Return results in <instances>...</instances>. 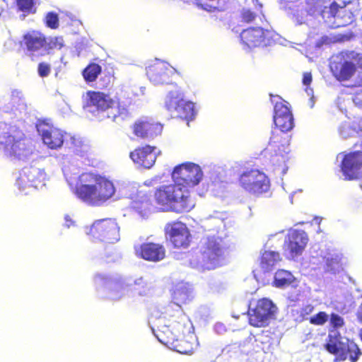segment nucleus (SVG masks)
Here are the masks:
<instances>
[{
  "label": "nucleus",
  "mask_w": 362,
  "mask_h": 362,
  "mask_svg": "<svg viewBox=\"0 0 362 362\" xmlns=\"http://www.w3.org/2000/svg\"><path fill=\"white\" fill-rule=\"evenodd\" d=\"M75 194L84 203L100 206L115 199L116 187L114 182L105 177L83 173L78 177Z\"/></svg>",
  "instance_id": "1"
},
{
  "label": "nucleus",
  "mask_w": 362,
  "mask_h": 362,
  "mask_svg": "<svg viewBox=\"0 0 362 362\" xmlns=\"http://www.w3.org/2000/svg\"><path fill=\"white\" fill-rule=\"evenodd\" d=\"M154 199L163 210L176 213L189 211L195 206L190 191L177 182L158 187L154 192Z\"/></svg>",
  "instance_id": "2"
},
{
  "label": "nucleus",
  "mask_w": 362,
  "mask_h": 362,
  "mask_svg": "<svg viewBox=\"0 0 362 362\" xmlns=\"http://www.w3.org/2000/svg\"><path fill=\"white\" fill-rule=\"evenodd\" d=\"M274 122L279 129L272 132L267 149L272 153V163L276 167L277 170H281L284 174L287 170L286 162L288 160V154L290 151L288 136L284 134V132L293 129L294 126L293 118V116L287 115L286 117H281L279 124L276 119H274Z\"/></svg>",
  "instance_id": "3"
},
{
  "label": "nucleus",
  "mask_w": 362,
  "mask_h": 362,
  "mask_svg": "<svg viewBox=\"0 0 362 362\" xmlns=\"http://www.w3.org/2000/svg\"><path fill=\"white\" fill-rule=\"evenodd\" d=\"M84 108L100 120L106 118L115 120L117 117L124 118L127 115L124 106L102 92L88 91L84 95Z\"/></svg>",
  "instance_id": "4"
},
{
  "label": "nucleus",
  "mask_w": 362,
  "mask_h": 362,
  "mask_svg": "<svg viewBox=\"0 0 362 362\" xmlns=\"http://www.w3.org/2000/svg\"><path fill=\"white\" fill-rule=\"evenodd\" d=\"M329 322L333 329L330 331L329 334V340L326 345L327 350L335 354L337 359L346 360L349 358L351 362L357 361L361 355L358 345L346 337H341L337 331L344 325L343 317L337 314L332 313L330 316Z\"/></svg>",
  "instance_id": "5"
},
{
  "label": "nucleus",
  "mask_w": 362,
  "mask_h": 362,
  "mask_svg": "<svg viewBox=\"0 0 362 362\" xmlns=\"http://www.w3.org/2000/svg\"><path fill=\"white\" fill-rule=\"evenodd\" d=\"M84 231L93 242L114 244L120 239L119 226L112 218L97 220L90 226L86 227Z\"/></svg>",
  "instance_id": "6"
},
{
  "label": "nucleus",
  "mask_w": 362,
  "mask_h": 362,
  "mask_svg": "<svg viewBox=\"0 0 362 362\" xmlns=\"http://www.w3.org/2000/svg\"><path fill=\"white\" fill-rule=\"evenodd\" d=\"M226 254V250L221 238L208 237L201 248L199 265L204 269H214L223 264Z\"/></svg>",
  "instance_id": "7"
},
{
  "label": "nucleus",
  "mask_w": 362,
  "mask_h": 362,
  "mask_svg": "<svg viewBox=\"0 0 362 362\" xmlns=\"http://www.w3.org/2000/svg\"><path fill=\"white\" fill-rule=\"evenodd\" d=\"M204 173L202 168L194 163L186 162L175 167L172 177L183 187L189 188L199 185L202 180Z\"/></svg>",
  "instance_id": "8"
},
{
  "label": "nucleus",
  "mask_w": 362,
  "mask_h": 362,
  "mask_svg": "<svg viewBox=\"0 0 362 362\" xmlns=\"http://www.w3.org/2000/svg\"><path fill=\"white\" fill-rule=\"evenodd\" d=\"M240 39L243 48H252L260 46H269L276 42L279 35L272 30H264L262 28H250L243 30Z\"/></svg>",
  "instance_id": "9"
},
{
  "label": "nucleus",
  "mask_w": 362,
  "mask_h": 362,
  "mask_svg": "<svg viewBox=\"0 0 362 362\" xmlns=\"http://www.w3.org/2000/svg\"><path fill=\"white\" fill-rule=\"evenodd\" d=\"M240 185L247 192L253 194H262L269 191L270 181L262 172L252 169L244 172L240 177Z\"/></svg>",
  "instance_id": "10"
},
{
  "label": "nucleus",
  "mask_w": 362,
  "mask_h": 362,
  "mask_svg": "<svg viewBox=\"0 0 362 362\" xmlns=\"http://www.w3.org/2000/svg\"><path fill=\"white\" fill-rule=\"evenodd\" d=\"M0 144L4 145L5 153L21 160L27 159L33 153L31 143L20 136L4 133L0 135Z\"/></svg>",
  "instance_id": "11"
},
{
  "label": "nucleus",
  "mask_w": 362,
  "mask_h": 362,
  "mask_svg": "<svg viewBox=\"0 0 362 362\" xmlns=\"http://www.w3.org/2000/svg\"><path fill=\"white\" fill-rule=\"evenodd\" d=\"M46 175L43 170L35 167H25L20 173L16 180L18 189L29 193L35 189H42L45 185Z\"/></svg>",
  "instance_id": "12"
},
{
  "label": "nucleus",
  "mask_w": 362,
  "mask_h": 362,
  "mask_svg": "<svg viewBox=\"0 0 362 362\" xmlns=\"http://www.w3.org/2000/svg\"><path fill=\"white\" fill-rule=\"evenodd\" d=\"M94 282L97 289L104 288L107 290L105 296L112 300H119L124 298L130 291L127 284L122 279L112 280L102 274H96Z\"/></svg>",
  "instance_id": "13"
},
{
  "label": "nucleus",
  "mask_w": 362,
  "mask_h": 362,
  "mask_svg": "<svg viewBox=\"0 0 362 362\" xmlns=\"http://www.w3.org/2000/svg\"><path fill=\"white\" fill-rule=\"evenodd\" d=\"M276 310V307L272 300L267 298L259 300L254 308L250 307L248 313L250 324L254 327L267 325L270 319L274 317Z\"/></svg>",
  "instance_id": "14"
},
{
  "label": "nucleus",
  "mask_w": 362,
  "mask_h": 362,
  "mask_svg": "<svg viewBox=\"0 0 362 362\" xmlns=\"http://www.w3.org/2000/svg\"><path fill=\"white\" fill-rule=\"evenodd\" d=\"M176 70L168 63L156 59L146 67V75L151 83L155 86L168 84Z\"/></svg>",
  "instance_id": "15"
},
{
  "label": "nucleus",
  "mask_w": 362,
  "mask_h": 362,
  "mask_svg": "<svg viewBox=\"0 0 362 362\" xmlns=\"http://www.w3.org/2000/svg\"><path fill=\"white\" fill-rule=\"evenodd\" d=\"M341 168L345 180L362 179V151H354L346 155L340 153Z\"/></svg>",
  "instance_id": "16"
},
{
  "label": "nucleus",
  "mask_w": 362,
  "mask_h": 362,
  "mask_svg": "<svg viewBox=\"0 0 362 362\" xmlns=\"http://www.w3.org/2000/svg\"><path fill=\"white\" fill-rule=\"evenodd\" d=\"M45 145L51 149H58L65 144L67 133L46 122L36 125Z\"/></svg>",
  "instance_id": "17"
},
{
  "label": "nucleus",
  "mask_w": 362,
  "mask_h": 362,
  "mask_svg": "<svg viewBox=\"0 0 362 362\" xmlns=\"http://www.w3.org/2000/svg\"><path fill=\"white\" fill-rule=\"evenodd\" d=\"M308 241L306 233L302 230H290L285 239V255L289 259L300 255Z\"/></svg>",
  "instance_id": "18"
},
{
  "label": "nucleus",
  "mask_w": 362,
  "mask_h": 362,
  "mask_svg": "<svg viewBox=\"0 0 362 362\" xmlns=\"http://www.w3.org/2000/svg\"><path fill=\"white\" fill-rule=\"evenodd\" d=\"M134 134L139 138H153L160 134L163 126L150 117H141L133 124Z\"/></svg>",
  "instance_id": "19"
},
{
  "label": "nucleus",
  "mask_w": 362,
  "mask_h": 362,
  "mask_svg": "<svg viewBox=\"0 0 362 362\" xmlns=\"http://www.w3.org/2000/svg\"><path fill=\"white\" fill-rule=\"evenodd\" d=\"M159 153L156 147L147 145L136 148L130 153L129 157L138 166L149 169L154 165Z\"/></svg>",
  "instance_id": "20"
},
{
  "label": "nucleus",
  "mask_w": 362,
  "mask_h": 362,
  "mask_svg": "<svg viewBox=\"0 0 362 362\" xmlns=\"http://www.w3.org/2000/svg\"><path fill=\"white\" fill-rule=\"evenodd\" d=\"M23 42L30 55L43 56L46 54V37L42 33L37 30L28 32L23 36Z\"/></svg>",
  "instance_id": "21"
},
{
  "label": "nucleus",
  "mask_w": 362,
  "mask_h": 362,
  "mask_svg": "<svg viewBox=\"0 0 362 362\" xmlns=\"http://www.w3.org/2000/svg\"><path fill=\"white\" fill-rule=\"evenodd\" d=\"M167 235L170 242L176 247H186L190 242L189 231L185 224L175 222L166 228Z\"/></svg>",
  "instance_id": "22"
},
{
  "label": "nucleus",
  "mask_w": 362,
  "mask_h": 362,
  "mask_svg": "<svg viewBox=\"0 0 362 362\" xmlns=\"http://www.w3.org/2000/svg\"><path fill=\"white\" fill-rule=\"evenodd\" d=\"M135 253L138 257L152 262H158L165 257L164 247L158 244L144 243L135 246Z\"/></svg>",
  "instance_id": "23"
},
{
  "label": "nucleus",
  "mask_w": 362,
  "mask_h": 362,
  "mask_svg": "<svg viewBox=\"0 0 362 362\" xmlns=\"http://www.w3.org/2000/svg\"><path fill=\"white\" fill-rule=\"evenodd\" d=\"M331 69L339 81H344L353 78V81L356 83L358 68L356 69L352 62L345 61L340 64H334L333 63L331 65Z\"/></svg>",
  "instance_id": "24"
},
{
  "label": "nucleus",
  "mask_w": 362,
  "mask_h": 362,
  "mask_svg": "<svg viewBox=\"0 0 362 362\" xmlns=\"http://www.w3.org/2000/svg\"><path fill=\"white\" fill-rule=\"evenodd\" d=\"M172 296L174 303L180 307V304L187 303L193 298V288L189 283L179 282L174 286Z\"/></svg>",
  "instance_id": "25"
},
{
  "label": "nucleus",
  "mask_w": 362,
  "mask_h": 362,
  "mask_svg": "<svg viewBox=\"0 0 362 362\" xmlns=\"http://www.w3.org/2000/svg\"><path fill=\"white\" fill-rule=\"evenodd\" d=\"M351 100L356 107L362 109V88H356L352 93L351 98H346L344 95L338 97L337 103V106L342 112L346 114L349 119L351 118V112H348L346 105L351 103Z\"/></svg>",
  "instance_id": "26"
},
{
  "label": "nucleus",
  "mask_w": 362,
  "mask_h": 362,
  "mask_svg": "<svg viewBox=\"0 0 362 362\" xmlns=\"http://www.w3.org/2000/svg\"><path fill=\"white\" fill-rule=\"evenodd\" d=\"M184 101V95L180 88L175 86L168 91L165 99V107L171 115L178 108Z\"/></svg>",
  "instance_id": "27"
},
{
  "label": "nucleus",
  "mask_w": 362,
  "mask_h": 362,
  "mask_svg": "<svg viewBox=\"0 0 362 362\" xmlns=\"http://www.w3.org/2000/svg\"><path fill=\"white\" fill-rule=\"evenodd\" d=\"M25 103L21 90L13 89L11 92V100L5 106L6 112L21 111L25 109Z\"/></svg>",
  "instance_id": "28"
},
{
  "label": "nucleus",
  "mask_w": 362,
  "mask_h": 362,
  "mask_svg": "<svg viewBox=\"0 0 362 362\" xmlns=\"http://www.w3.org/2000/svg\"><path fill=\"white\" fill-rule=\"evenodd\" d=\"M66 148L71 150L74 153L83 156L88 151V146L79 137L68 134L64 144Z\"/></svg>",
  "instance_id": "29"
},
{
  "label": "nucleus",
  "mask_w": 362,
  "mask_h": 362,
  "mask_svg": "<svg viewBox=\"0 0 362 362\" xmlns=\"http://www.w3.org/2000/svg\"><path fill=\"white\" fill-rule=\"evenodd\" d=\"M132 208L136 211L141 216H146L150 209L148 196L145 193L139 192L136 197H132Z\"/></svg>",
  "instance_id": "30"
},
{
  "label": "nucleus",
  "mask_w": 362,
  "mask_h": 362,
  "mask_svg": "<svg viewBox=\"0 0 362 362\" xmlns=\"http://www.w3.org/2000/svg\"><path fill=\"white\" fill-rule=\"evenodd\" d=\"M197 114L195 105L189 101H184L180 104L176 110L172 114L174 117H180L187 121L192 120Z\"/></svg>",
  "instance_id": "31"
},
{
  "label": "nucleus",
  "mask_w": 362,
  "mask_h": 362,
  "mask_svg": "<svg viewBox=\"0 0 362 362\" xmlns=\"http://www.w3.org/2000/svg\"><path fill=\"white\" fill-rule=\"evenodd\" d=\"M281 260L279 252L266 250L262 253L261 258V267L265 272L272 270Z\"/></svg>",
  "instance_id": "32"
},
{
  "label": "nucleus",
  "mask_w": 362,
  "mask_h": 362,
  "mask_svg": "<svg viewBox=\"0 0 362 362\" xmlns=\"http://www.w3.org/2000/svg\"><path fill=\"white\" fill-rule=\"evenodd\" d=\"M342 255L339 253H333L326 257V271L332 274L340 272L342 269Z\"/></svg>",
  "instance_id": "33"
},
{
  "label": "nucleus",
  "mask_w": 362,
  "mask_h": 362,
  "mask_svg": "<svg viewBox=\"0 0 362 362\" xmlns=\"http://www.w3.org/2000/svg\"><path fill=\"white\" fill-rule=\"evenodd\" d=\"M164 320L160 317L157 320V323L156 324L159 329H160L163 333L168 334L170 333L173 337L172 339L174 340H178L181 337L180 328L182 327L181 325L177 323H173L170 325H165L163 323Z\"/></svg>",
  "instance_id": "34"
},
{
  "label": "nucleus",
  "mask_w": 362,
  "mask_h": 362,
  "mask_svg": "<svg viewBox=\"0 0 362 362\" xmlns=\"http://www.w3.org/2000/svg\"><path fill=\"white\" fill-rule=\"evenodd\" d=\"M294 281L293 275L286 270H279L274 275V284L278 288H284Z\"/></svg>",
  "instance_id": "35"
},
{
  "label": "nucleus",
  "mask_w": 362,
  "mask_h": 362,
  "mask_svg": "<svg viewBox=\"0 0 362 362\" xmlns=\"http://www.w3.org/2000/svg\"><path fill=\"white\" fill-rule=\"evenodd\" d=\"M279 101L275 102L274 105V119H276L277 122L279 124L281 121V117H286V116H293L292 113L288 107V103L284 100H282L281 98L276 97Z\"/></svg>",
  "instance_id": "36"
},
{
  "label": "nucleus",
  "mask_w": 362,
  "mask_h": 362,
  "mask_svg": "<svg viewBox=\"0 0 362 362\" xmlns=\"http://www.w3.org/2000/svg\"><path fill=\"white\" fill-rule=\"evenodd\" d=\"M250 1L253 4L257 12L252 11L250 8L243 10L242 18L247 23L254 21L257 17L261 20L260 15L262 14L261 11L262 6L259 4L258 0H250Z\"/></svg>",
  "instance_id": "37"
},
{
  "label": "nucleus",
  "mask_w": 362,
  "mask_h": 362,
  "mask_svg": "<svg viewBox=\"0 0 362 362\" xmlns=\"http://www.w3.org/2000/svg\"><path fill=\"white\" fill-rule=\"evenodd\" d=\"M339 134L342 139H346L358 136V130L354 124L345 121L339 127Z\"/></svg>",
  "instance_id": "38"
},
{
  "label": "nucleus",
  "mask_w": 362,
  "mask_h": 362,
  "mask_svg": "<svg viewBox=\"0 0 362 362\" xmlns=\"http://www.w3.org/2000/svg\"><path fill=\"white\" fill-rule=\"evenodd\" d=\"M101 72V67L96 64L88 65L83 71V76L86 81H94Z\"/></svg>",
  "instance_id": "39"
},
{
  "label": "nucleus",
  "mask_w": 362,
  "mask_h": 362,
  "mask_svg": "<svg viewBox=\"0 0 362 362\" xmlns=\"http://www.w3.org/2000/svg\"><path fill=\"white\" fill-rule=\"evenodd\" d=\"M134 285L139 286V295L141 296H146L149 294L151 290L153 288V284L142 277L135 279Z\"/></svg>",
  "instance_id": "40"
},
{
  "label": "nucleus",
  "mask_w": 362,
  "mask_h": 362,
  "mask_svg": "<svg viewBox=\"0 0 362 362\" xmlns=\"http://www.w3.org/2000/svg\"><path fill=\"white\" fill-rule=\"evenodd\" d=\"M64 46V40L62 37H51L46 38V54L49 49H60Z\"/></svg>",
  "instance_id": "41"
},
{
  "label": "nucleus",
  "mask_w": 362,
  "mask_h": 362,
  "mask_svg": "<svg viewBox=\"0 0 362 362\" xmlns=\"http://www.w3.org/2000/svg\"><path fill=\"white\" fill-rule=\"evenodd\" d=\"M329 319L328 315L325 312H320L313 315L310 318V322L315 325H323Z\"/></svg>",
  "instance_id": "42"
},
{
  "label": "nucleus",
  "mask_w": 362,
  "mask_h": 362,
  "mask_svg": "<svg viewBox=\"0 0 362 362\" xmlns=\"http://www.w3.org/2000/svg\"><path fill=\"white\" fill-rule=\"evenodd\" d=\"M209 3L204 4V9L208 11L222 10L226 0H206Z\"/></svg>",
  "instance_id": "43"
},
{
  "label": "nucleus",
  "mask_w": 362,
  "mask_h": 362,
  "mask_svg": "<svg viewBox=\"0 0 362 362\" xmlns=\"http://www.w3.org/2000/svg\"><path fill=\"white\" fill-rule=\"evenodd\" d=\"M18 10L29 13L33 6V0H15Z\"/></svg>",
  "instance_id": "44"
},
{
  "label": "nucleus",
  "mask_w": 362,
  "mask_h": 362,
  "mask_svg": "<svg viewBox=\"0 0 362 362\" xmlns=\"http://www.w3.org/2000/svg\"><path fill=\"white\" fill-rule=\"evenodd\" d=\"M58 16L52 12L48 13L45 17V23L47 26L51 28H56L58 26Z\"/></svg>",
  "instance_id": "45"
},
{
  "label": "nucleus",
  "mask_w": 362,
  "mask_h": 362,
  "mask_svg": "<svg viewBox=\"0 0 362 362\" xmlns=\"http://www.w3.org/2000/svg\"><path fill=\"white\" fill-rule=\"evenodd\" d=\"M38 74L41 77L47 76L51 71L50 65L47 63H40L38 65Z\"/></svg>",
  "instance_id": "46"
},
{
  "label": "nucleus",
  "mask_w": 362,
  "mask_h": 362,
  "mask_svg": "<svg viewBox=\"0 0 362 362\" xmlns=\"http://www.w3.org/2000/svg\"><path fill=\"white\" fill-rule=\"evenodd\" d=\"M76 221L69 214L64 216V226L69 228L76 226Z\"/></svg>",
  "instance_id": "47"
},
{
  "label": "nucleus",
  "mask_w": 362,
  "mask_h": 362,
  "mask_svg": "<svg viewBox=\"0 0 362 362\" xmlns=\"http://www.w3.org/2000/svg\"><path fill=\"white\" fill-rule=\"evenodd\" d=\"M214 331L218 334H223L227 332L226 326L222 322H216L214 327Z\"/></svg>",
  "instance_id": "48"
},
{
  "label": "nucleus",
  "mask_w": 362,
  "mask_h": 362,
  "mask_svg": "<svg viewBox=\"0 0 362 362\" xmlns=\"http://www.w3.org/2000/svg\"><path fill=\"white\" fill-rule=\"evenodd\" d=\"M179 349H177V351L181 354H192L193 353V347L190 346L189 348H182V345H179Z\"/></svg>",
  "instance_id": "49"
},
{
  "label": "nucleus",
  "mask_w": 362,
  "mask_h": 362,
  "mask_svg": "<svg viewBox=\"0 0 362 362\" xmlns=\"http://www.w3.org/2000/svg\"><path fill=\"white\" fill-rule=\"evenodd\" d=\"M312 81V75L310 73H305L303 75V83L305 86H308Z\"/></svg>",
  "instance_id": "50"
},
{
  "label": "nucleus",
  "mask_w": 362,
  "mask_h": 362,
  "mask_svg": "<svg viewBox=\"0 0 362 362\" xmlns=\"http://www.w3.org/2000/svg\"><path fill=\"white\" fill-rule=\"evenodd\" d=\"M314 310V306L312 305H307L302 309V313L303 315H309L312 313Z\"/></svg>",
  "instance_id": "51"
},
{
  "label": "nucleus",
  "mask_w": 362,
  "mask_h": 362,
  "mask_svg": "<svg viewBox=\"0 0 362 362\" xmlns=\"http://www.w3.org/2000/svg\"><path fill=\"white\" fill-rule=\"evenodd\" d=\"M358 76L356 77V83L359 86L362 83V65L358 68Z\"/></svg>",
  "instance_id": "52"
},
{
  "label": "nucleus",
  "mask_w": 362,
  "mask_h": 362,
  "mask_svg": "<svg viewBox=\"0 0 362 362\" xmlns=\"http://www.w3.org/2000/svg\"><path fill=\"white\" fill-rule=\"evenodd\" d=\"M357 319L360 322L362 323V303L359 306L357 311Z\"/></svg>",
  "instance_id": "53"
},
{
  "label": "nucleus",
  "mask_w": 362,
  "mask_h": 362,
  "mask_svg": "<svg viewBox=\"0 0 362 362\" xmlns=\"http://www.w3.org/2000/svg\"><path fill=\"white\" fill-rule=\"evenodd\" d=\"M356 127L358 130V136H362V118L357 123Z\"/></svg>",
  "instance_id": "54"
},
{
  "label": "nucleus",
  "mask_w": 362,
  "mask_h": 362,
  "mask_svg": "<svg viewBox=\"0 0 362 362\" xmlns=\"http://www.w3.org/2000/svg\"><path fill=\"white\" fill-rule=\"evenodd\" d=\"M222 220L220 219V218H216V223L218 225L221 224L222 223Z\"/></svg>",
  "instance_id": "55"
},
{
  "label": "nucleus",
  "mask_w": 362,
  "mask_h": 362,
  "mask_svg": "<svg viewBox=\"0 0 362 362\" xmlns=\"http://www.w3.org/2000/svg\"><path fill=\"white\" fill-rule=\"evenodd\" d=\"M306 92L308 93V95H312L313 94V90L310 89V90H308V88H306Z\"/></svg>",
  "instance_id": "56"
},
{
  "label": "nucleus",
  "mask_w": 362,
  "mask_h": 362,
  "mask_svg": "<svg viewBox=\"0 0 362 362\" xmlns=\"http://www.w3.org/2000/svg\"><path fill=\"white\" fill-rule=\"evenodd\" d=\"M64 174L66 177L68 175V170L66 168H63Z\"/></svg>",
  "instance_id": "57"
},
{
  "label": "nucleus",
  "mask_w": 362,
  "mask_h": 362,
  "mask_svg": "<svg viewBox=\"0 0 362 362\" xmlns=\"http://www.w3.org/2000/svg\"><path fill=\"white\" fill-rule=\"evenodd\" d=\"M279 235H282V233H276V234H274V235H272L271 237L272 238H275L276 236H278Z\"/></svg>",
  "instance_id": "58"
},
{
  "label": "nucleus",
  "mask_w": 362,
  "mask_h": 362,
  "mask_svg": "<svg viewBox=\"0 0 362 362\" xmlns=\"http://www.w3.org/2000/svg\"><path fill=\"white\" fill-rule=\"evenodd\" d=\"M322 39L323 40L324 42H326L327 40V37H323Z\"/></svg>",
  "instance_id": "59"
},
{
  "label": "nucleus",
  "mask_w": 362,
  "mask_h": 362,
  "mask_svg": "<svg viewBox=\"0 0 362 362\" xmlns=\"http://www.w3.org/2000/svg\"><path fill=\"white\" fill-rule=\"evenodd\" d=\"M311 105H310V107H313V102L311 100Z\"/></svg>",
  "instance_id": "60"
},
{
  "label": "nucleus",
  "mask_w": 362,
  "mask_h": 362,
  "mask_svg": "<svg viewBox=\"0 0 362 362\" xmlns=\"http://www.w3.org/2000/svg\"><path fill=\"white\" fill-rule=\"evenodd\" d=\"M361 340H362V332H361Z\"/></svg>",
  "instance_id": "61"
},
{
  "label": "nucleus",
  "mask_w": 362,
  "mask_h": 362,
  "mask_svg": "<svg viewBox=\"0 0 362 362\" xmlns=\"http://www.w3.org/2000/svg\"><path fill=\"white\" fill-rule=\"evenodd\" d=\"M360 187L362 189V183L360 185Z\"/></svg>",
  "instance_id": "62"
}]
</instances>
